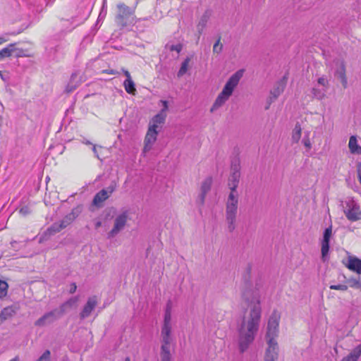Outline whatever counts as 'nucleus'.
Here are the masks:
<instances>
[{
    "instance_id": "nucleus-31",
    "label": "nucleus",
    "mask_w": 361,
    "mask_h": 361,
    "mask_svg": "<svg viewBox=\"0 0 361 361\" xmlns=\"http://www.w3.org/2000/svg\"><path fill=\"white\" fill-rule=\"evenodd\" d=\"M161 361H171L169 346L161 347Z\"/></svg>"
},
{
    "instance_id": "nucleus-40",
    "label": "nucleus",
    "mask_w": 361,
    "mask_h": 361,
    "mask_svg": "<svg viewBox=\"0 0 361 361\" xmlns=\"http://www.w3.org/2000/svg\"><path fill=\"white\" fill-rule=\"evenodd\" d=\"M167 47L169 48V49L170 51H175L178 54L181 51L182 48H183V47L180 44L167 45Z\"/></svg>"
},
{
    "instance_id": "nucleus-48",
    "label": "nucleus",
    "mask_w": 361,
    "mask_h": 361,
    "mask_svg": "<svg viewBox=\"0 0 361 361\" xmlns=\"http://www.w3.org/2000/svg\"><path fill=\"white\" fill-rule=\"evenodd\" d=\"M357 178H358V179H360L361 178V161L357 164Z\"/></svg>"
},
{
    "instance_id": "nucleus-22",
    "label": "nucleus",
    "mask_w": 361,
    "mask_h": 361,
    "mask_svg": "<svg viewBox=\"0 0 361 361\" xmlns=\"http://www.w3.org/2000/svg\"><path fill=\"white\" fill-rule=\"evenodd\" d=\"M348 147L351 154H361V147L357 144L356 136L352 135L350 137Z\"/></svg>"
},
{
    "instance_id": "nucleus-12",
    "label": "nucleus",
    "mask_w": 361,
    "mask_h": 361,
    "mask_svg": "<svg viewBox=\"0 0 361 361\" xmlns=\"http://www.w3.org/2000/svg\"><path fill=\"white\" fill-rule=\"evenodd\" d=\"M334 63L336 66L335 71V76L341 80L343 88H346L348 87V79L345 74V66L344 61L340 59H336L334 60Z\"/></svg>"
},
{
    "instance_id": "nucleus-57",
    "label": "nucleus",
    "mask_w": 361,
    "mask_h": 361,
    "mask_svg": "<svg viewBox=\"0 0 361 361\" xmlns=\"http://www.w3.org/2000/svg\"><path fill=\"white\" fill-rule=\"evenodd\" d=\"M82 142L85 145H92V143L91 142H90L89 140H85V141H83Z\"/></svg>"
},
{
    "instance_id": "nucleus-37",
    "label": "nucleus",
    "mask_w": 361,
    "mask_h": 361,
    "mask_svg": "<svg viewBox=\"0 0 361 361\" xmlns=\"http://www.w3.org/2000/svg\"><path fill=\"white\" fill-rule=\"evenodd\" d=\"M240 163L238 160H235L234 162L231 164V173H236L238 175L240 176Z\"/></svg>"
},
{
    "instance_id": "nucleus-42",
    "label": "nucleus",
    "mask_w": 361,
    "mask_h": 361,
    "mask_svg": "<svg viewBox=\"0 0 361 361\" xmlns=\"http://www.w3.org/2000/svg\"><path fill=\"white\" fill-rule=\"evenodd\" d=\"M116 183H112L109 186H108L105 190H107V194L109 195V197L116 189Z\"/></svg>"
},
{
    "instance_id": "nucleus-11",
    "label": "nucleus",
    "mask_w": 361,
    "mask_h": 361,
    "mask_svg": "<svg viewBox=\"0 0 361 361\" xmlns=\"http://www.w3.org/2000/svg\"><path fill=\"white\" fill-rule=\"evenodd\" d=\"M267 348L265 351L264 360L276 361L279 358V345L277 341L271 339L267 341Z\"/></svg>"
},
{
    "instance_id": "nucleus-38",
    "label": "nucleus",
    "mask_w": 361,
    "mask_h": 361,
    "mask_svg": "<svg viewBox=\"0 0 361 361\" xmlns=\"http://www.w3.org/2000/svg\"><path fill=\"white\" fill-rule=\"evenodd\" d=\"M347 283L350 287L356 288L359 286L360 281L358 279L350 278L347 280Z\"/></svg>"
},
{
    "instance_id": "nucleus-39",
    "label": "nucleus",
    "mask_w": 361,
    "mask_h": 361,
    "mask_svg": "<svg viewBox=\"0 0 361 361\" xmlns=\"http://www.w3.org/2000/svg\"><path fill=\"white\" fill-rule=\"evenodd\" d=\"M302 142L307 149H310L312 148V143L309 137V133H305Z\"/></svg>"
},
{
    "instance_id": "nucleus-4",
    "label": "nucleus",
    "mask_w": 361,
    "mask_h": 361,
    "mask_svg": "<svg viewBox=\"0 0 361 361\" xmlns=\"http://www.w3.org/2000/svg\"><path fill=\"white\" fill-rule=\"evenodd\" d=\"M280 320V315L277 311H273L271 315L269 318L267 333H266V340L267 341L271 339L273 341H276V338L279 335V324Z\"/></svg>"
},
{
    "instance_id": "nucleus-44",
    "label": "nucleus",
    "mask_w": 361,
    "mask_h": 361,
    "mask_svg": "<svg viewBox=\"0 0 361 361\" xmlns=\"http://www.w3.org/2000/svg\"><path fill=\"white\" fill-rule=\"evenodd\" d=\"M206 195V193L201 192L198 196L197 202L200 203L201 205L204 204Z\"/></svg>"
},
{
    "instance_id": "nucleus-47",
    "label": "nucleus",
    "mask_w": 361,
    "mask_h": 361,
    "mask_svg": "<svg viewBox=\"0 0 361 361\" xmlns=\"http://www.w3.org/2000/svg\"><path fill=\"white\" fill-rule=\"evenodd\" d=\"M19 212L23 216H26L27 214H28L30 213V209L27 207H23L20 209Z\"/></svg>"
},
{
    "instance_id": "nucleus-59",
    "label": "nucleus",
    "mask_w": 361,
    "mask_h": 361,
    "mask_svg": "<svg viewBox=\"0 0 361 361\" xmlns=\"http://www.w3.org/2000/svg\"><path fill=\"white\" fill-rule=\"evenodd\" d=\"M124 361H130V359L129 357H126Z\"/></svg>"
},
{
    "instance_id": "nucleus-25",
    "label": "nucleus",
    "mask_w": 361,
    "mask_h": 361,
    "mask_svg": "<svg viewBox=\"0 0 361 361\" xmlns=\"http://www.w3.org/2000/svg\"><path fill=\"white\" fill-rule=\"evenodd\" d=\"M302 135V128L299 123H297L295 126L294 129L293 130L292 133V142L295 143H298L299 140H300Z\"/></svg>"
},
{
    "instance_id": "nucleus-16",
    "label": "nucleus",
    "mask_w": 361,
    "mask_h": 361,
    "mask_svg": "<svg viewBox=\"0 0 361 361\" xmlns=\"http://www.w3.org/2000/svg\"><path fill=\"white\" fill-rule=\"evenodd\" d=\"M212 11L207 10L200 17L198 23L197 25V30L198 34L200 35L202 34L204 30L207 27V23L211 17Z\"/></svg>"
},
{
    "instance_id": "nucleus-1",
    "label": "nucleus",
    "mask_w": 361,
    "mask_h": 361,
    "mask_svg": "<svg viewBox=\"0 0 361 361\" xmlns=\"http://www.w3.org/2000/svg\"><path fill=\"white\" fill-rule=\"evenodd\" d=\"M239 307L241 322L238 329V348L243 353L254 341L259 330L262 317L260 295L257 290L245 289L242 293Z\"/></svg>"
},
{
    "instance_id": "nucleus-43",
    "label": "nucleus",
    "mask_w": 361,
    "mask_h": 361,
    "mask_svg": "<svg viewBox=\"0 0 361 361\" xmlns=\"http://www.w3.org/2000/svg\"><path fill=\"white\" fill-rule=\"evenodd\" d=\"M116 183H112L109 186H108L105 190H107V194L109 195V197L116 189Z\"/></svg>"
},
{
    "instance_id": "nucleus-23",
    "label": "nucleus",
    "mask_w": 361,
    "mask_h": 361,
    "mask_svg": "<svg viewBox=\"0 0 361 361\" xmlns=\"http://www.w3.org/2000/svg\"><path fill=\"white\" fill-rule=\"evenodd\" d=\"M361 355V344L357 345L352 351L345 357H344L341 361H357Z\"/></svg>"
},
{
    "instance_id": "nucleus-24",
    "label": "nucleus",
    "mask_w": 361,
    "mask_h": 361,
    "mask_svg": "<svg viewBox=\"0 0 361 361\" xmlns=\"http://www.w3.org/2000/svg\"><path fill=\"white\" fill-rule=\"evenodd\" d=\"M326 92L327 90L322 87L318 88L317 87H314L311 90L313 98L318 100H322L326 97Z\"/></svg>"
},
{
    "instance_id": "nucleus-30",
    "label": "nucleus",
    "mask_w": 361,
    "mask_h": 361,
    "mask_svg": "<svg viewBox=\"0 0 361 361\" xmlns=\"http://www.w3.org/2000/svg\"><path fill=\"white\" fill-rule=\"evenodd\" d=\"M212 184V178L211 177H207L202 183L201 185V192L206 193L211 190Z\"/></svg>"
},
{
    "instance_id": "nucleus-27",
    "label": "nucleus",
    "mask_w": 361,
    "mask_h": 361,
    "mask_svg": "<svg viewBox=\"0 0 361 361\" xmlns=\"http://www.w3.org/2000/svg\"><path fill=\"white\" fill-rule=\"evenodd\" d=\"M78 300V297H73V298H70L66 302L63 303L60 306V310H59L60 312H61V314H64V312H66V307H72V306L75 305L77 303Z\"/></svg>"
},
{
    "instance_id": "nucleus-8",
    "label": "nucleus",
    "mask_w": 361,
    "mask_h": 361,
    "mask_svg": "<svg viewBox=\"0 0 361 361\" xmlns=\"http://www.w3.org/2000/svg\"><path fill=\"white\" fill-rule=\"evenodd\" d=\"M117 8L118 11L116 16V22L118 25L124 27L126 25V20L134 13V9L123 3L118 4Z\"/></svg>"
},
{
    "instance_id": "nucleus-41",
    "label": "nucleus",
    "mask_w": 361,
    "mask_h": 361,
    "mask_svg": "<svg viewBox=\"0 0 361 361\" xmlns=\"http://www.w3.org/2000/svg\"><path fill=\"white\" fill-rule=\"evenodd\" d=\"M329 288L331 290H339L345 291L348 290V286L343 285V284L331 285L329 286Z\"/></svg>"
},
{
    "instance_id": "nucleus-49",
    "label": "nucleus",
    "mask_w": 361,
    "mask_h": 361,
    "mask_svg": "<svg viewBox=\"0 0 361 361\" xmlns=\"http://www.w3.org/2000/svg\"><path fill=\"white\" fill-rule=\"evenodd\" d=\"M77 289V286L75 283H71V288L69 290L70 293H74Z\"/></svg>"
},
{
    "instance_id": "nucleus-17",
    "label": "nucleus",
    "mask_w": 361,
    "mask_h": 361,
    "mask_svg": "<svg viewBox=\"0 0 361 361\" xmlns=\"http://www.w3.org/2000/svg\"><path fill=\"white\" fill-rule=\"evenodd\" d=\"M286 87V81L284 79L279 81L271 90L270 102L276 100L279 96L284 91Z\"/></svg>"
},
{
    "instance_id": "nucleus-19",
    "label": "nucleus",
    "mask_w": 361,
    "mask_h": 361,
    "mask_svg": "<svg viewBox=\"0 0 361 361\" xmlns=\"http://www.w3.org/2000/svg\"><path fill=\"white\" fill-rule=\"evenodd\" d=\"M109 198L107 190L102 189L98 192L94 197L92 204L97 207H102V203Z\"/></svg>"
},
{
    "instance_id": "nucleus-54",
    "label": "nucleus",
    "mask_w": 361,
    "mask_h": 361,
    "mask_svg": "<svg viewBox=\"0 0 361 361\" xmlns=\"http://www.w3.org/2000/svg\"><path fill=\"white\" fill-rule=\"evenodd\" d=\"M102 9H103L104 11L107 10V0H103Z\"/></svg>"
},
{
    "instance_id": "nucleus-50",
    "label": "nucleus",
    "mask_w": 361,
    "mask_h": 361,
    "mask_svg": "<svg viewBox=\"0 0 361 361\" xmlns=\"http://www.w3.org/2000/svg\"><path fill=\"white\" fill-rule=\"evenodd\" d=\"M106 13H107V10H106L105 11H104L103 9H101V11H100V13L99 15V19H103L106 17Z\"/></svg>"
},
{
    "instance_id": "nucleus-34",
    "label": "nucleus",
    "mask_w": 361,
    "mask_h": 361,
    "mask_svg": "<svg viewBox=\"0 0 361 361\" xmlns=\"http://www.w3.org/2000/svg\"><path fill=\"white\" fill-rule=\"evenodd\" d=\"M317 84L321 85L322 88H325L326 90H328L329 82L325 75H322L317 79Z\"/></svg>"
},
{
    "instance_id": "nucleus-58",
    "label": "nucleus",
    "mask_w": 361,
    "mask_h": 361,
    "mask_svg": "<svg viewBox=\"0 0 361 361\" xmlns=\"http://www.w3.org/2000/svg\"><path fill=\"white\" fill-rule=\"evenodd\" d=\"M356 288L360 290V291H361V282L360 283L359 286Z\"/></svg>"
},
{
    "instance_id": "nucleus-53",
    "label": "nucleus",
    "mask_w": 361,
    "mask_h": 361,
    "mask_svg": "<svg viewBox=\"0 0 361 361\" xmlns=\"http://www.w3.org/2000/svg\"><path fill=\"white\" fill-rule=\"evenodd\" d=\"M92 151L95 155V157L98 159H99V154H98V152H97V146L93 145L92 146Z\"/></svg>"
},
{
    "instance_id": "nucleus-55",
    "label": "nucleus",
    "mask_w": 361,
    "mask_h": 361,
    "mask_svg": "<svg viewBox=\"0 0 361 361\" xmlns=\"http://www.w3.org/2000/svg\"><path fill=\"white\" fill-rule=\"evenodd\" d=\"M6 41H7V39H5V38H4V37H0V44H1L2 43H4V42H6Z\"/></svg>"
},
{
    "instance_id": "nucleus-56",
    "label": "nucleus",
    "mask_w": 361,
    "mask_h": 361,
    "mask_svg": "<svg viewBox=\"0 0 361 361\" xmlns=\"http://www.w3.org/2000/svg\"><path fill=\"white\" fill-rule=\"evenodd\" d=\"M101 225H102L101 221H97V222L96 223V224H95V226H96V228H97L100 227V226H101Z\"/></svg>"
},
{
    "instance_id": "nucleus-15",
    "label": "nucleus",
    "mask_w": 361,
    "mask_h": 361,
    "mask_svg": "<svg viewBox=\"0 0 361 361\" xmlns=\"http://www.w3.org/2000/svg\"><path fill=\"white\" fill-rule=\"evenodd\" d=\"M158 135V130L148 128L145 138V146L144 152L149 151L157 140Z\"/></svg>"
},
{
    "instance_id": "nucleus-51",
    "label": "nucleus",
    "mask_w": 361,
    "mask_h": 361,
    "mask_svg": "<svg viewBox=\"0 0 361 361\" xmlns=\"http://www.w3.org/2000/svg\"><path fill=\"white\" fill-rule=\"evenodd\" d=\"M122 71H123V72L124 75H126V80H131V79H132V78H131V76H130V73H129V71H128L125 70V69H122Z\"/></svg>"
},
{
    "instance_id": "nucleus-36",
    "label": "nucleus",
    "mask_w": 361,
    "mask_h": 361,
    "mask_svg": "<svg viewBox=\"0 0 361 361\" xmlns=\"http://www.w3.org/2000/svg\"><path fill=\"white\" fill-rule=\"evenodd\" d=\"M221 42V37H219L218 38V39L216 40V42H215V44H214L213 46V51L214 53H220L221 52L222 49H223V45L220 43Z\"/></svg>"
},
{
    "instance_id": "nucleus-21",
    "label": "nucleus",
    "mask_w": 361,
    "mask_h": 361,
    "mask_svg": "<svg viewBox=\"0 0 361 361\" xmlns=\"http://www.w3.org/2000/svg\"><path fill=\"white\" fill-rule=\"evenodd\" d=\"M81 81L78 80V73L76 72L73 73L69 82L66 87L65 91L67 93H70L75 90L80 84Z\"/></svg>"
},
{
    "instance_id": "nucleus-45",
    "label": "nucleus",
    "mask_w": 361,
    "mask_h": 361,
    "mask_svg": "<svg viewBox=\"0 0 361 361\" xmlns=\"http://www.w3.org/2000/svg\"><path fill=\"white\" fill-rule=\"evenodd\" d=\"M160 102L163 104V109L160 111L159 113L166 114V111L168 110V102L165 100H161Z\"/></svg>"
},
{
    "instance_id": "nucleus-2",
    "label": "nucleus",
    "mask_w": 361,
    "mask_h": 361,
    "mask_svg": "<svg viewBox=\"0 0 361 361\" xmlns=\"http://www.w3.org/2000/svg\"><path fill=\"white\" fill-rule=\"evenodd\" d=\"M240 176L236 173H231L228 180L230 192L225 203V220L229 233H233L236 228L239 204V193L237 188Z\"/></svg>"
},
{
    "instance_id": "nucleus-26",
    "label": "nucleus",
    "mask_w": 361,
    "mask_h": 361,
    "mask_svg": "<svg viewBox=\"0 0 361 361\" xmlns=\"http://www.w3.org/2000/svg\"><path fill=\"white\" fill-rule=\"evenodd\" d=\"M123 87L125 88V90L126 92L130 94H135L136 89H135V85L133 80H125L123 82Z\"/></svg>"
},
{
    "instance_id": "nucleus-46",
    "label": "nucleus",
    "mask_w": 361,
    "mask_h": 361,
    "mask_svg": "<svg viewBox=\"0 0 361 361\" xmlns=\"http://www.w3.org/2000/svg\"><path fill=\"white\" fill-rule=\"evenodd\" d=\"M171 310H172V302L171 300H169L166 303L164 313L171 314Z\"/></svg>"
},
{
    "instance_id": "nucleus-29",
    "label": "nucleus",
    "mask_w": 361,
    "mask_h": 361,
    "mask_svg": "<svg viewBox=\"0 0 361 361\" xmlns=\"http://www.w3.org/2000/svg\"><path fill=\"white\" fill-rule=\"evenodd\" d=\"M15 44H10L8 47L2 49L0 51V60L4 59L5 57H8L11 55V53L14 50L13 47Z\"/></svg>"
},
{
    "instance_id": "nucleus-9",
    "label": "nucleus",
    "mask_w": 361,
    "mask_h": 361,
    "mask_svg": "<svg viewBox=\"0 0 361 361\" xmlns=\"http://www.w3.org/2000/svg\"><path fill=\"white\" fill-rule=\"evenodd\" d=\"M63 314L59 310L55 309L49 312L45 313L43 316L35 321V325L36 326H45L47 325L54 323L59 319Z\"/></svg>"
},
{
    "instance_id": "nucleus-52",
    "label": "nucleus",
    "mask_w": 361,
    "mask_h": 361,
    "mask_svg": "<svg viewBox=\"0 0 361 361\" xmlns=\"http://www.w3.org/2000/svg\"><path fill=\"white\" fill-rule=\"evenodd\" d=\"M104 72L106 73H109V74H111V75H116V74L118 73V71H116L115 70H113V69L106 70Z\"/></svg>"
},
{
    "instance_id": "nucleus-18",
    "label": "nucleus",
    "mask_w": 361,
    "mask_h": 361,
    "mask_svg": "<svg viewBox=\"0 0 361 361\" xmlns=\"http://www.w3.org/2000/svg\"><path fill=\"white\" fill-rule=\"evenodd\" d=\"M166 118V114L159 113L155 115L149 122V128L157 130L159 125L163 124L165 122Z\"/></svg>"
},
{
    "instance_id": "nucleus-28",
    "label": "nucleus",
    "mask_w": 361,
    "mask_h": 361,
    "mask_svg": "<svg viewBox=\"0 0 361 361\" xmlns=\"http://www.w3.org/2000/svg\"><path fill=\"white\" fill-rule=\"evenodd\" d=\"M64 229L61 223L59 221L54 222L50 227H49L47 230V232L49 235H54L55 233H59L61 231Z\"/></svg>"
},
{
    "instance_id": "nucleus-14",
    "label": "nucleus",
    "mask_w": 361,
    "mask_h": 361,
    "mask_svg": "<svg viewBox=\"0 0 361 361\" xmlns=\"http://www.w3.org/2000/svg\"><path fill=\"white\" fill-rule=\"evenodd\" d=\"M80 212L81 208L80 207L73 208L69 214L66 215L61 221H59L62 227L66 228L68 226L71 224L78 216Z\"/></svg>"
},
{
    "instance_id": "nucleus-6",
    "label": "nucleus",
    "mask_w": 361,
    "mask_h": 361,
    "mask_svg": "<svg viewBox=\"0 0 361 361\" xmlns=\"http://www.w3.org/2000/svg\"><path fill=\"white\" fill-rule=\"evenodd\" d=\"M343 212L347 219L351 221L361 219V211L357 204L353 200L345 201Z\"/></svg>"
},
{
    "instance_id": "nucleus-3",
    "label": "nucleus",
    "mask_w": 361,
    "mask_h": 361,
    "mask_svg": "<svg viewBox=\"0 0 361 361\" xmlns=\"http://www.w3.org/2000/svg\"><path fill=\"white\" fill-rule=\"evenodd\" d=\"M243 70H239L233 73L226 82L222 91L215 99L210 111L213 112L223 106L232 95L234 89L237 87L243 77Z\"/></svg>"
},
{
    "instance_id": "nucleus-7",
    "label": "nucleus",
    "mask_w": 361,
    "mask_h": 361,
    "mask_svg": "<svg viewBox=\"0 0 361 361\" xmlns=\"http://www.w3.org/2000/svg\"><path fill=\"white\" fill-rule=\"evenodd\" d=\"M171 314L164 313V323L161 327V346H169L171 341Z\"/></svg>"
},
{
    "instance_id": "nucleus-20",
    "label": "nucleus",
    "mask_w": 361,
    "mask_h": 361,
    "mask_svg": "<svg viewBox=\"0 0 361 361\" xmlns=\"http://www.w3.org/2000/svg\"><path fill=\"white\" fill-rule=\"evenodd\" d=\"M346 267L350 270L353 271L358 274H361V259L357 257H350Z\"/></svg>"
},
{
    "instance_id": "nucleus-32",
    "label": "nucleus",
    "mask_w": 361,
    "mask_h": 361,
    "mask_svg": "<svg viewBox=\"0 0 361 361\" xmlns=\"http://www.w3.org/2000/svg\"><path fill=\"white\" fill-rule=\"evenodd\" d=\"M190 58L187 57L181 63V66L177 73L178 78L182 77L184 74L186 73L188 68V65L190 63Z\"/></svg>"
},
{
    "instance_id": "nucleus-10",
    "label": "nucleus",
    "mask_w": 361,
    "mask_h": 361,
    "mask_svg": "<svg viewBox=\"0 0 361 361\" xmlns=\"http://www.w3.org/2000/svg\"><path fill=\"white\" fill-rule=\"evenodd\" d=\"M332 236V225L326 228L323 233V238L321 241L322 259L324 262L326 260L330 247V239Z\"/></svg>"
},
{
    "instance_id": "nucleus-5",
    "label": "nucleus",
    "mask_w": 361,
    "mask_h": 361,
    "mask_svg": "<svg viewBox=\"0 0 361 361\" xmlns=\"http://www.w3.org/2000/svg\"><path fill=\"white\" fill-rule=\"evenodd\" d=\"M128 220V212L123 211L114 219V226L112 229L108 233L107 238L109 239L113 238L116 236L122 230L124 229Z\"/></svg>"
},
{
    "instance_id": "nucleus-13",
    "label": "nucleus",
    "mask_w": 361,
    "mask_h": 361,
    "mask_svg": "<svg viewBox=\"0 0 361 361\" xmlns=\"http://www.w3.org/2000/svg\"><path fill=\"white\" fill-rule=\"evenodd\" d=\"M98 304L97 298L96 296L90 297L85 305L83 309L80 313V317L81 319H84L88 317L92 312L94 310Z\"/></svg>"
},
{
    "instance_id": "nucleus-35",
    "label": "nucleus",
    "mask_w": 361,
    "mask_h": 361,
    "mask_svg": "<svg viewBox=\"0 0 361 361\" xmlns=\"http://www.w3.org/2000/svg\"><path fill=\"white\" fill-rule=\"evenodd\" d=\"M36 361H51V352L46 350Z\"/></svg>"
},
{
    "instance_id": "nucleus-33",
    "label": "nucleus",
    "mask_w": 361,
    "mask_h": 361,
    "mask_svg": "<svg viewBox=\"0 0 361 361\" xmlns=\"http://www.w3.org/2000/svg\"><path fill=\"white\" fill-rule=\"evenodd\" d=\"M8 288V283L4 281L0 280V299L4 298L7 295Z\"/></svg>"
}]
</instances>
